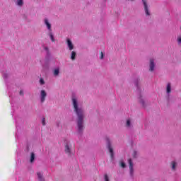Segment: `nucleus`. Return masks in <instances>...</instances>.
Masks as SVG:
<instances>
[{"label":"nucleus","instance_id":"f257e3e1","mask_svg":"<svg viewBox=\"0 0 181 181\" xmlns=\"http://www.w3.org/2000/svg\"><path fill=\"white\" fill-rule=\"evenodd\" d=\"M72 105L74 107V111L77 116V131L79 134H81L84 129V110L83 107L78 105L77 97L74 95L72 96Z\"/></svg>","mask_w":181,"mask_h":181},{"label":"nucleus","instance_id":"f03ea898","mask_svg":"<svg viewBox=\"0 0 181 181\" xmlns=\"http://www.w3.org/2000/svg\"><path fill=\"white\" fill-rule=\"evenodd\" d=\"M64 144H65V150H64L65 153H66V155H69V156H70V155H71V144H70V141L65 140Z\"/></svg>","mask_w":181,"mask_h":181},{"label":"nucleus","instance_id":"7ed1b4c3","mask_svg":"<svg viewBox=\"0 0 181 181\" xmlns=\"http://www.w3.org/2000/svg\"><path fill=\"white\" fill-rule=\"evenodd\" d=\"M106 142L107 144V148L110 153L111 158H114V151L112 150V148L111 147V143H110V139L107 138Z\"/></svg>","mask_w":181,"mask_h":181},{"label":"nucleus","instance_id":"20e7f679","mask_svg":"<svg viewBox=\"0 0 181 181\" xmlns=\"http://www.w3.org/2000/svg\"><path fill=\"white\" fill-rule=\"evenodd\" d=\"M128 163H129V168L130 170V175L131 176L134 175V164L132 163V160L129 158L128 160Z\"/></svg>","mask_w":181,"mask_h":181},{"label":"nucleus","instance_id":"39448f33","mask_svg":"<svg viewBox=\"0 0 181 181\" xmlns=\"http://www.w3.org/2000/svg\"><path fill=\"white\" fill-rule=\"evenodd\" d=\"M47 95V93L45 90H42L40 92V101L41 103H45V100Z\"/></svg>","mask_w":181,"mask_h":181},{"label":"nucleus","instance_id":"423d86ee","mask_svg":"<svg viewBox=\"0 0 181 181\" xmlns=\"http://www.w3.org/2000/svg\"><path fill=\"white\" fill-rule=\"evenodd\" d=\"M142 2H143V5L144 6L146 15L147 16H149V15H151V13H149V8H148V4H146V0H142Z\"/></svg>","mask_w":181,"mask_h":181},{"label":"nucleus","instance_id":"0eeeda50","mask_svg":"<svg viewBox=\"0 0 181 181\" xmlns=\"http://www.w3.org/2000/svg\"><path fill=\"white\" fill-rule=\"evenodd\" d=\"M149 70L150 71L155 70V59H150Z\"/></svg>","mask_w":181,"mask_h":181},{"label":"nucleus","instance_id":"6e6552de","mask_svg":"<svg viewBox=\"0 0 181 181\" xmlns=\"http://www.w3.org/2000/svg\"><path fill=\"white\" fill-rule=\"evenodd\" d=\"M172 92V85H170V83H168L166 86V94L169 97V94Z\"/></svg>","mask_w":181,"mask_h":181},{"label":"nucleus","instance_id":"1a4fd4ad","mask_svg":"<svg viewBox=\"0 0 181 181\" xmlns=\"http://www.w3.org/2000/svg\"><path fill=\"white\" fill-rule=\"evenodd\" d=\"M45 24L46 25L48 30H49V32H52V25L50 24V23H49V20H47V18L45 19Z\"/></svg>","mask_w":181,"mask_h":181},{"label":"nucleus","instance_id":"9d476101","mask_svg":"<svg viewBox=\"0 0 181 181\" xmlns=\"http://www.w3.org/2000/svg\"><path fill=\"white\" fill-rule=\"evenodd\" d=\"M67 45L69 50H73L74 49V45H73V42H71L70 39H67Z\"/></svg>","mask_w":181,"mask_h":181},{"label":"nucleus","instance_id":"9b49d317","mask_svg":"<svg viewBox=\"0 0 181 181\" xmlns=\"http://www.w3.org/2000/svg\"><path fill=\"white\" fill-rule=\"evenodd\" d=\"M37 177L39 181H45V178L43 177V173H42L41 172L37 173Z\"/></svg>","mask_w":181,"mask_h":181},{"label":"nucleus","instance_id":"f8f14e48","mask_svg":"<svg viewBox=\"0 0 181 181\" xmlns=\"http://www.w3.org/2000/svg\"><path fill=\"white\" fill-rule=\"evenodd\" d=\"M16 5L18 6H23V0H17L16 1Z\"/></svg>","mask_w":181,"mask_h":181},{"label":"nucleus","instance_id":"ddd939ff","mask_svg":"<svg viewBox=\"0 0 181 181\" xmlns=\"http://www.w3.org/2000/svg\"><path fill=\"white\" fill-rule=\"evenodd\" d=\"M34 160H35V153H31L30 162L31 163H33Z\"/></svg>","mask_w":181,"mask_h":181},{"label":"nucleus","instance_id":"4468645a","mask_svg":"<svg viewBox=\"0 0 181 181\" xmlns=\"http://www.w3.org/2000/svg\"><path fill=\"white\" fill-rule=\"evenodd\" d=\"M49 36L52 42H54V37L53 36V33H52V31H49Z\"/></svg>","mask_w":181,"mask_h":181},{"label":"nucleus","instance_id":"2eb2a0df","mask_svg":"<svg viewBox=\"0 0 181 181\" xmlns=\"http://www.w3.org/2000/svg\"><path fill=\"white\" fill-rule=\"evenodd\" d=\"M59 73H60L59 68L54 70V76H59Z\"/></svg>","mask_w":181,"mask_h":181},{"label":"nucleus","instance_id":"dca6fc26","mask_svg":"<svg viewBox=\"0 0 181 181\" xmlns=\"http://www.w3.org/2000/svg\"><path fill=\"white\" fill-rule=\"evenodd\" d=\"M76 52H71V60H74V59H76Z\"/></svg>","mask_w":181,"mask_h":181},{"label":"nucleus","instance_id":"f3484780","mask_svg":"<svg viewBox=\"0 0 181 181\" xmlns=\"http://www.w3.org/2000/svg\"><path fill=\"white\" fill-rule=\"evenodd\" d=\"M126 127L127 128H131V120L130 119H127V123H126Z\"/></svg>","mask_w":181,"mask_h":181},{"label":"nucleus","instance_id":"a211bd4d","mask_svg":"<svg viewBox=\"0 0 181 181\" xmlns=\"http://www.w3.org/2000/svg\"><path fill=\"white\" fill-rule=\"evenodd\" d=\"M177 42L178 43V45H181V35H178L177 37Z\"/></svg>","mask_w":181,"mask_h":181},{"label":"nucleus","instance_id":"6ab92c4d","mask_svg":"<svg viewBox=\"0 0 181 181\" xmlns=\"http://www.w3.org/2000/svg\"><path fill=\"white\" fill-rule=\"evenodd\" d=\"M172 169L173 170H175V169H176V162H175V161L172 162Z\"/></svg>","mask_w":181,"mask_h":181},{"label":"nucleus","instance_id":"aec40b11","mask_svg":"<svg viewBox=\"0 0 181 181\" xmlns=\"http://www.w3.org/2000/svg\"><path fill=\"white\" fill-rule=\"evenodd\" d=\"M133 158H137L138 157V152L136 151H134L132 154Z\"/></svg>","mask_w":181,"mask_h":181},{"label":"nucleus","instance_id":"412c9836","mask_svg":"<svg viewBox=\"0 0 181 181\" xmlns=\"http://www.w3.org/2000/svg\"><path fill=\"white\" fill-rule=\"evenodd\" d=\"M40 84H41V86H43V84H45V80H43V78L40 79Z\"/></svg>","mask_w":181,"mask_h":181},{"label":"nucleus","instance_id":"4be33fe9","mask_svg":"<svg viewBox=\"0 0 181 181\" xmlns=\"http://www.w3.org/2000/svg\"><path fill=\"white\" fill-rule=\"evenodd\" d=\"M121 166H122V168H125V163H124V162H121Z\"/></svg>","mask_w":181,"mask_h":181},{"label":"nucleus","instance_id":"5701e85b","mask_svg":"<svg viewBox=\"0 0 181 181\" xmlns=\"http://www.w3.org/2000/svg\"><path fill=\"white\" fill-rule=\"evenodd\" d=\"M44 49L47 51V53L49 52V48H47V47H44Z\"/></svg>","mask_w":181,"mask_h":181},{"label":"nucleus","instance_id":"b1692460","mask_svg":"<svg viewBox=\"0 0 181 181\" xmlns=\"http://www.w3.org/2000/svg\"><path fill=\"white\" fill-rule=\"evenodd\" d=\"M42 125H46V122L45 120V118L42 119Z\"/></svg>","mask_w":181,"mask_h":181},{"label":"nucleus","instance_id":"393cba45","mask_svg":"<svg viewBox=\"0 0 181 181\" xmlns=\"http://www.w3.org/2000/svg\"><path fill=\"white\" fill-rule=\"evenodd\" d=\"M100 59H104V53H103V52H101Z\"/></svg>","mask_w":181,"mask_h":181},{"label":"nucleus","instance_id":"a878e982","mask_svg":"<svg viewBox=\"0 0 181 181\" xmlns=\"http://www.w3.org/2000/svg\"><path fill=\"white\" fill-rule=\"evenodd\" d=\"M140 103H141V104H142V105H144V100L141 99Z\"/></svg>","mask_w":181,"mask_h":181},{"label":"nucleus","instance_id":"bb28decb","mask_svg":"<svg viewBox=\"0 0 181 181\" xmlns=\"http://www.w3.org/2000/svg\"><path fill=\"white\" fill-rule=\"evenodd\" d=\"M23 94V91L21 90L20 91V95H22Z\"/></svg>","mask_w":181,"mask_h":181},{"label":"nucleus","instance_id":"cd10ccee","mask_svg":"<svg viewBox=\"0 0 181 181\" xmlns=\"http://www.w3.org/2000/svg\"><path fill=\"white\" fill-rule=\"evenodd\" d=\"M136 84V86H138V83H135Z\"/></svg>","mask_w":181,"mask_h":181},{"label":"nucleus","instance_id":"c85d7f7f","mask_svg":"<svg viewBox=\"0 0 181 181\" xmlns=\"http://www.w3.org/2000/svg\"><path fill=\"white\" fill-rule=\"evenodd\" d=\"M42 64H43V61L42 62Z\"/></svg>","mask_w":181,"mask_h":181}]
</instances>
